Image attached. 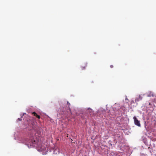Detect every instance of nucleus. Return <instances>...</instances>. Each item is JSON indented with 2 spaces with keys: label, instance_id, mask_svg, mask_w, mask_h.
<instances>
[{
  "label": "nucleus",
  "instance_id": "f257e3e1",
  "mask_svg": "<svg viewBox=\"0 0 156 156\" xmlns=\"http://www.w3.org/2000/svg\"><path fill=\"white\" fill-rule=\"evenodd\" d=\"M27 145L29 148L37 147L38 145V141L36 138L31 137Z\"/></svg>",
  "mask_w": 156,
  "mask_h": 156
},
{
  "label": "nucleus",
  "instance_id": "f03ea898",
  "mask_svg": "<svg viewBox=\"0 0 156 156\" xmlns=\"http://www.w3.org/2000/svg\"><path fill=\"white\" fill-rule=\"evenodd\" d=\"M133 119L134 120V122L135 124L136 125H137L139 127H140L141 125L140 121H138V119H137L136 118L135 116H134L133 118Z\"/></svg>",
  "mask_w": 156,
  "mask_h": 156
},
{
  "label": "nucleus",
  "instance_id": "7ed1b4c3",
  "mask_svg": "<svg viewBox=\"0 0 156 156\" xmlns=\"http://www.w3.org/2000/svg\"><path fill=\"white\" fill-rule=\"evenodd\" d=\"M143 98L140 95H139V97L138 98H136L135 100V102H137L142 99Z\"/></svg>",
  "mask_w": 156,
  "mask_h": 156
},
{
  "label": "nucleus",
  "instance_id": "20e7f679",
  "mask_svg": "<svg viewBox=\"0 0 156 156\" xmlns=\"http://www.w3.org/2000/svg\"><path fill=\"white\" fill-rule=\"evenodd\" d=\"M32 114L34 115L37 118H38V119H39L40 118V116L37 115V113L35 112H34L32 113Z\"/></svg>",
  "mask_w": 156,
  "mask_h": 156
},
{
  "label": "nucleus",
  "instance_id": "39448f33",
  "mask_svg": "<svg viewBox=\"0 0 156 156\" xmlns=\"http://www.w3.org/2000/svg\"><path fill=\"white\" fill-rule=\"evenodd\" d=\"M147 96L148 97L153 96V93L151 92H150L149 93L147 94Z\"/></svg>",
  "mask_w": 156,
  "mask_h": 156
},
{
  "label": "nucleus",
  "instance_id": "423d86ee",
  "mask_svg": "<svg viewBox=\"0 0 156 156\" xmlns=\"http://www.w3.org/2000/svg\"><path fill=\"white\" fill-rule=\"evenodd\" d=\"M67 104L68 105V108H69V110L70 112V113H71V110L69 108V106L70 105V104L68 101H67Z\"/></svg>",
  "mask_w": 156,
  "mask_h": 156
},
{
  "label": "nucleus",
  "instance_id": "0eeeda50",
  "mask_svg": "<svg viewBox=\"0 0 156 156\" xmlns=\"http://www.w3.org/2000/svg\"><path fill=\"white\" fill-rule=\"evenodd\" d=\"M87 66V65L86 64H85V66H83L82 67V70H83L84 69H85V68Z\"/></svg>",
  "mask_w": 156,
  "mask_h": 156
},
{
  "label": "nucleus",
  "instance_id": "6e6552de",
  "mask_svg": "<svg viewBox=\"0 0 156 156\" xmlns=\"http://www.w3.org/2000/svg\"><path fill=\"white\" fill-rule=\"evenodd\" d=\"M88 110H89V111H90V112H91V111H92V110L90 108H88Z\"/></svg>",
  "mask_w": 156,
  "mask_h": 156
},
{
  "label": "nucleus",
  "instance_id": "1a4fd4ad",
  "mask_svg": "<svg viewBox=\"0 0 156 156\" xmlns=\"http://www.w3.org/2000/svg\"><path fill=\"white\" fill-rule=\"evenodd\" d=\"M18 120H19V121H21V118H19L18 119Z\"/></svg>",
  "mask_w": 156,
  "mask_h": 156
},
{
  "label": "nucleus",
  "instance_id": "9d476101",
  "mask_svg": "<svg viewBox=\"0 0 156 156\" xmlns=\"http://www.w3.org/2000/svg\"><path fill=\"white\" fill-rule=\"evenodd\" d=\"M41 150H44L45 149H44V148L42 147L41 148Z\"/></svg>",
  "mask_w": 156,
  "mask_h": 156
},
{
  "label": "nucleus",
  "instance_id": "9b49d317",
  "mask_svg": "<svg viewBox=\"0 0 156 156\" xmlns=\"http://www.w3.org/2000/svg\"><path fill=\"white\" fill-rule=\"evenodd\" d=\"M113 65H111V66H110V67H111V68H113Z\"/></svg>",
  "mask_w": 156,
  "mask_h": 156
},
{
  "label": "nucleus",
  "instance_id": "f8f14e48",
  "mask_svg": "<svg viewBox=\"0 0 156 156\" xmlns=\"http://www.w3.org/2000/svg\"><path fill=\"white\" fill-rule=\"evenodd\" d=\"M149 105H151V103H149Z\"/></svg>",
  "mask_w": 156,
  "mask_h": 156
}]
</instances>
